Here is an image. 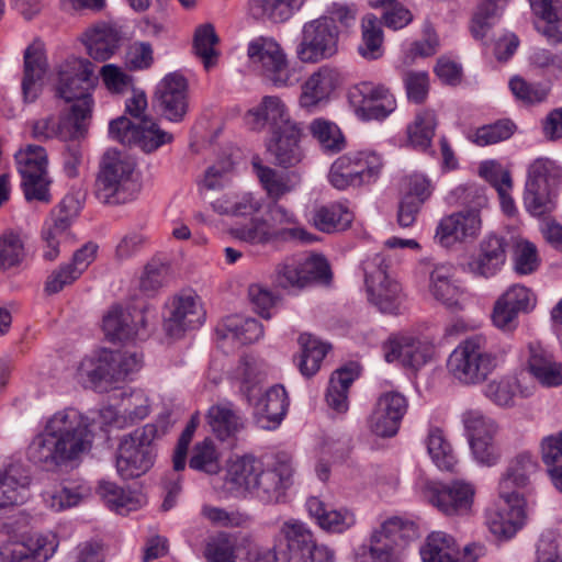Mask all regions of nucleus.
I'll list each match as a JSON object with an SVG mask.
<instances>
[{"label": "nucleus", "mask_w": 562, "mask_h": 562, "mask_svg": "<svg viewBox=\"0 0 562 562\" xmlns=\"http://www.w3.org/2000/svg\"><path fill=\"white\" fill-rule=\"evenodd\" d=\"M92 426L89 417L74 407L56 412L29 446L30 459L48 469L78 460L91 449Z\"/></svg>", "instance_id": "f257e3e1"}, {"label": "nucleus", "mask_w": 562, "mask_h": 562, "mask_svg": "<svg viewBox=\"0 0 562 562\" xmlns=\"http://www.w3.org/2000/svg\"><path fill=\"white\" fill-rule=\"evenodd\" d=\"M135 161L115 149L102 155L95 176L93 193L98 201L120 205L136 199L139 184L135 179Z\"/></svg>", "instance_id": "f03ea898"}, {"label": "nucleus", "mask_w": 562, "mask_h": 562, "mask_svg": "<svg viewBox=\"0 0 562 562\" xmlns=\"http://www.w3.org/2000/svg\"><path fill=\"white\" fill-rule=\"evenodd\" d=\"M169 429L168 418H159L123 436L119 442L115 465L125 480L138 477L151 469L156 458L155 440Z\"/></svg>", "instance_id": "7ed1b4c3"}, {"label": "nucleus", "mask_w": 562, "mask_h": 562, "mask_svg": "<svg viewBox=\"0 0 562 562\" xmlns=\"http://www.w3.org/2000/svg\"><path fill=\"white\" fill-rule=\"evenodd\" d=\"M97 82L94 66L86 58H67L57 68V95L71 103L69 114L88 125L93 110L91 91Z\"/></svg>", "instance_id": "20e7f679"}, {"label": "nucleus", "mask_w": 562, "mask_h": 562, "mask_svg": "<svg viewBox=\"0 0 562 562\" xmlns=\"http://www.w3.org/2000/svg\"><path fill=\"white\" fill-rule=\"evenodd\" d=\"M498 364L499 358L487 349L486 338L475 335L453 349L447 360V370L458 383L472 386L485 382Z\"/></svg>", "instance_id": "39448f33"}, {"label": "nucleus", "mask_w": 562, "mask_h": 562, "mask_svg": "<svg viewBox=\"0 0 562 562\" xmlns=\"http://www.w3.org/2000/svg\"><path fill=\"white\" fill-rule=\"evenodd\" d=\"M247 56L261 76L277 88H289L300 81L281 45L272 37L259 36L249 42Z\"/></svg>", "instance_id": "423d86ee"}, {"label": "nucleus", "mask_w": 562, "mask_h": 562, "mask_svg": "<svg viewBox=\"0 0 562 562\" xmlns=\"http://www.w3.org/2000/svg\"><path fill=\"white\" fill-rule=\"evenodd\" d=\"M562 180V169L548 158L536 159L528 169L524 203L533 216H542L554 207V195Z\"/></svg>", "instance_id": "0eeeda50"}, {"label": "nucleus", "mask_w": 562, "mask_h": 562, "mask_svg": "<svg viewBox=\"0 0 562 562\" xmlns=\"http://www.w3.org/2000/svg\"><path fill=\"white\" fill-rule=\"evenodd\" d=\"M383 161L373 150H352L339 156L330 166L328 180L338 190L361 187L376 179Z\"/></svg>", "instance_id": "6e6552de"}, {"label": "nucleus", "mask_w": 562, "mask_h": 562, "mask_svg": "<svg viewBox=\"0 0 562 562\" xmlns=\"http://www.w3.org/2000/svg\"><path fill=\"white\" fill-rule=\"evenodd\" d=\"M414 532L413 522L398 517L390 518L373 531L369 548L363 547L355 562H402L401 552L406 538Z\"/></svg>", "instance_id": "1a4fd4ad"}, {"label": "nucleus", "mask_w": 562, "mask_h": 562, "mask_svg": "<svg viewBox=\"0 0 562 562\" xmlns=\"http://www.w3.org/2000/svg\"><path fill=\"white\" fill-rule=\"evenodd\" d=\"M387 263L382 255H374L363 262L369 301L383 313H396L404 294L401 284L387 273Z\"/></svg>", "instance_id": "9d476101"}, {"label": "nucleus", "mask_w": 562, "mask_h": 562, "mask_svg": "<svg viewBox=\"0 0 562 562\" xmlns=\"http://www.w3.org/2000/svg\"><path fill=\"white\" fill-rule=\"evenodd\" d=\"M339 31L331 19L322 16L304 24L296 56L302 63L316 64L338 52Z\"/></svg>", "instance_id": "9b49d317"}, {"label": "nucleus", "mask_w": 562, "mask_h": 562, "mask_svg": "<svg viewBox=\"0 0 562 562\" xmlns=\"http://www.w3.org/2000/svg\"><path fill=\"white\" fill-rule=\"evenodd\" d=\"M315 538L312 530L301 520H285L271 549L258 554L257 562H299L305 555Z\"/></svg>", "instance_id": "f8f14e48"}, {"label": "nucleus", "mask_w": 562, "mask_h": 562, "mask_svg": "<svg viewBox=\"0 0 562 562\" xmlns=\"http://www.w3.org/2000/svg\"><path fill=\"white\" fill-rule=\"evenodd\" d=\"M15 160L22 177L21 184L25 199L48 202L50 200V180L47 172L48 161L45 148L29 145L15 154Z\"/></svg>", "instance_id": "ddd939ff"}, {"label": "nucleus", "mask_w": 562, "mask_h": 562, "mask_svg": "<svg viewBox=\"0 0 562 562\" xmlns=\"http://www.w3.org/2000/svg\"><path fill=\"white\" fill-rule=\"evenodd\" d=\"M109 132L114 139L123 144H134L147 154L157 150L165 144L171 143L173 139L170 133L161 130L149 117L132 122L125 116H120L111 121Z\"/></svg>", "instance_id": "4468645a"}, {"label": "nucleus", "mask_w": 562, "mask_h": 562, "mask_svg": "<svg viewBox=\"0 0 562 562\" xmlns=\"http://www.w3.org/2000/svg\"><path fill=\"white\" fill-rule=\"evenodd\" d=\"M424 269L429 274L430 295L451 311L462 310L467 293L456 279L454 266L449 262H426Z\"/></svg>", "instance_id": "2eb2a0df"}, {"label": "nucleus", "mask_w": 562, "mask_h": 562, "mask_svg": "<svg viewBox=\"0 0 562 562\" xmlns=\"http://www.w3.org/2000/svg\"><path fill=\"white\" fill-rule=\"evenodd\" d=\"M292 458L278 453L270 468L262 467L251 496L266 504L279 503L292 484Z\"/></svg>", "instance_id": "dca6fc26"}, {"label": "nucleus", "mask_w": 562, "mask_h": 562, "mask_svg": "<svg viewBox=\"0 0 562 562\" xmlns=\"http://www.w3.org/2000/svg\"><path fill=\"white\" fill-rule=\"evenodd\" d=\"M153 102L167 120L181 122L189 108L186 78L177 72L166 75L156 87Z\"/></svg>", "instance_id": "f3484780"}, {"label": "nucleus", "mask_w": 562, "mask_h": 562, "mask_svg": "<svg viewBox=\"0 0 562 562\" xmlns=\"http://www.w3.org/2000/svg\"><path fill=\"white\" fill-rule=\"evenodd\" d=\"M502 503L490 507L485 513V524L498 538H510L526 520V502L521 495L501 497Z\"/></svg>", "instance_id": "a211bd4d"}, {"label": "nucleus", "mask_w": 562, "mask_h": 562, "mask_svg": "<svg viewBox=\"0 0 562 562\" xmlns=\"http://www.w3.org/2000/svg\"><path fill=\"white\" fill-rule=\"evenodd\" d=\"M168 311L164 321V329L172 338H179L186 331L199 328L205 319L201 302L193 295L173 297L168 305Z\"/></svg>", "instance_id": "6ab92c4d"}, {"label": "nucleus", "mask_w": 562, "mask_h": 562, "mask_svg": "<svg viewBox=\"0 0 562 562\" xmlns=\"http://www.w3.org/2000/svg\"><path fill=\"white\" fill-rule=\"evenodd\" d=\"M258 554L247 538L228 532L210 537L204 549L207 562H257Z\"/></svg>", "instance_id": "aec40b11"}, {"label": "nucleus", "mask_w": 562, "mask_h": 562, "mask_svg": "<svg viewBox=\"0 0 562 562\" xmlns=\"http://www.w3.org/2000/svg\"><path fill=\"white\" fill-rule=\"evenodd\" d=\"M474 495L475 490L471 483L454 480L434 487L429 501L446 516H467L472 512Z\"/></svg>", "instance_id": "412c9836"}, {"label": "nucleus", "mask_w": 562, "mask_h": 562, "mask_svg": "<svg viewBox=\"0 0 562 562\" xmlns=\"http://www.w3.org/2000/svg\"><path fill=\"white\" fill-rule=\"evenodd\" d=\"M246 123L254 131L268 128L276 134L297 123L292 120L290 110L278 95H265L261 101L246 114Z\"/></svg>", "instance_id": "4be33fe9"}, {"label": "nucleus", "mask_w": 562, "mask_h": 562, "mask_svg": "<svg viewBox=\"0 0 562 562\" xmlns=\"http://www.w3.org/2000/svg\"><path fill=\"white\" fill-rule=\"evenodd\" d=\"M481 225L479 211L471 209L454 212L440 220L435 239L442 247L448 248L468 238H474L481 231Z\"/></svg>", "instance_id": "5701e85b"}, {"label": "nucleus", "mask_w": 562, "mask_h": 562, "mask_svg": "<svg viewBox=\"0 0 562 562\" xmlns=\"http://www.w3.org/2000/svg\"><path fill=\"white\" fill-rule=\"evenodd\" d=\"M361 97L356 114L362 120H384L396 109V101L389 88L371 82H361L350 93L352 99Z\"/></svg>", "instance_id": "b1692460"}, {"label": "nucleus", "mask_w": 562, "mask_h": 562, "mask_svg": "<svg viewBox=\"0 0 562 562\" xmlns=\"http://www.w3.org/2000/svg\"><path fill=\"white\" fill-rule=\"evenodd\" d=\"M383 352L387 362L398 361L417 370L432 358L434 347L409 336H394L384 342Z\"/></svg>", "instance_id": "393cba45"}, {"label": "nucleus", "mask_w": 562, "mask_h": 562, "mask_svg": "<svg viewBox=\"0 0 562 562\" xmlns=\"http://www.w3.org/2000/svg\"><path fill=\"white\" fill-rule=\"evenodd\" d=\"M303 127L297 122L288 128L272 134L267 142V151L273 157L274 165L282 168L297 166L305 157L301 146Z\"/></svg>", "instance_id": "a878e982"}, {"label": "nucleus", "mask_w": 562, "mask_h": 562, "mask_svg": "<svg viewBox=\"0 0 562 562\" xmlns=\"http://www.w3.org/2000/svg\"><path fill=\"white\" fill-rule=\"evenodd\" d=\"M341 81L342 76L338 68L329 65L319 67L302 85L299 98L300 106L306 110H314L329 99Z\"/></svg>", "instance_id": "bb28decb"}, {"label": "nucleus", "mask_w": 562, "mask_h": 562, "mask_svg": "<svg viewBox=\"0 0 562 562\" xmlns=\"http://www.w3.org/2000/svg\"><path fill=\"white\" fill-rule=\"evenodd\" d=\"M508 243L504 236L487 234L479 245L477 255L469 262L470 271L479 277L495 276L506 261Z\"/></svg>", "instance_id": "cd10ccee"}, {"label": "nucleus", "mask_w": 562, "mask_h": 562, "mask_svg": "<svg viewBox=\"0 0 562 562\" xmlns=\"http://www.w3.org/2000/svg\"><path fill=\"white\" fill-rule=\"evenodd\" d=\"M88 124L67 113L56 120L53 115L38 119L32 124V136L41 142L59 138L61 140L85 138Z\"/></svg>", "instance_id": "c85d7f7f"}, {"label": "nucleus", "mask_w": 562, "mask_h": 562, "mask_svg": "<svg viewBox=\"0 0 562 562\" xmlns=\"http://www.w3.org/2000/svg\"><path fill=\"white\" fill-rule=\"evenodd\" d=\"M539 471V462L530 452H520L508 463L506 472L499 481V497L520 495L514 488H525Z\"/></svg>", "instance_id": "c756f323"}, {"label": "nucleus", "mask_w": 562, "mask_h": 562, "mask_svg": "<svg viewBox=\"0 0 562 562\" xmlns=\"http://www.w3.org/2000/svg\"><path fill=\"white\" fill-rule=\"evenodd\" d=\"M150 413V405L147 395L135 390L125 394L122 400V411L115 412L112 407L100 411L103 423L124 428L145 419Z\"/></svg>", "instance_id": "7c9ffc66"}, {"label": "nucleus", "mask_w": 562, "mask_h": 562, "mask_svg": "<svg viewBox=\"0 0 562 562\" xmlns=\"http://www.w3.org/2000/svg\"><path fill=\"white\" fill-rule=\"evenodd\" d=\"M527 369L532 378L543 387L562 385V362L538 342L528 345Z\"/></svg>", "instance_id": "2f4dec72"}, {"label": "nucleus", "mask_w": 562, "mask_h": 562, "mask_svg": "<svg viewBox=\"0 0 562 562\" xmlns=\"http://www.w3.org/2000/svg\"><path fill=\"white\" fill-rule=\"evenodd\" d=\"M262 467L263 463L252 456L237 458L227 469L226 488L236 496L251 495Z\"/></svg>", "instance_id": "473e14b6"}, {"label": "nucleus", "mask_w": 562, "mask_h": 562, "mask_svg": "<svg viewBox=\"0 0 562 562\" xmlns=\"http://www.w3.org/2000/svg\"><path fill=\"white\" fill-rule=\"evenodd\" d=\"M207 424L217 439L235 438L246 425V419L231 402L212 405L206 414Z\"/></svg>", "instance_id": "72a5a7b5"}, {"label": "nucleus", "mask_w": 562, "mask_h": 562, "mask_svg": "<svg viewBox=\"0 0 562 562\" xmlns=\"http://www.w3.org/2000/svg\"><path fill=\"white\" fill-rule=\"evenodd\" d=\"M286 391L281 385L271 386L256 403L255 418L262 429L277 428L288 409Z\"/></svg>", "instance_id": "f704fd0d"}, {"label": "nucleus", "mask_w": 562, "mask_h": 562, "mask_svg": "<svg viewBox=\"0 0 562 562\" xmlns=\"http://www.w3.org/2000/svg\"><path fill=\"white\" fill-rule=\"evenodd\" d=\"M144 326L145 316L142 312L133 315L120 306L112 307L103 317V330L111 341L130 340L138 336Z\"/></svg>", "instance_id": "c9c22d12"}, {"label": "nucleus", "mask_w": 562, "mask_h": 562, "mask_svg": "<svg viewBox=\"0 0 562 562\" xmlns=\"http://www.w3.org/2000/svg\"><path fill=\"white\" fill-rule=\"evenodd\" d=\"M30 477L19 464L0 468V510L22 504L29 497Z\"/></svg>", "instance_id": "e433bc0d"}, {"label": "nucleus", "mask_w": 562, "mask_h": 562, "mask_svg": "<svg viewBox=\"0 0 562 562\" xmlns=\"http://www.w3.org/2000/svg\"><path fill=\"white\" fill-rule=\"evenodd\" d=\"M306 508L318 526L330 532L341 533L356 524V515L348 508L329 509L325 503L317 497H310L306 501Z\"/></svg>", "instance_id": "4c0bfd02"}, {"label": "nucleus", "mask_w": 562, "mask_h": 562, "mask_svg": "<svg viewBox=\"0 0 562 562\" xmlns=\"http://www.w3.org/2000/svg\"><path fill=\"white\" fill-rule=\"evenodd\" d=\"M267 218L270 229L282 232V236L277 237L278 243L289 240H301L310 243L311 235L301 227L296 226V217L293 212L279 204V202H269L267 205Z\"/></svg>", "instance_id": "58836bf2"}, {"label": "nucleus", "mask_w": 562, "mask_h": 562, "mask_svg": "<svg viewBox=\"0 0 562 562\" xmlns=\"http://www.w3.org/2000/svg\"><path fill=\"white\" fill-rule=\"evenodd\" d=\"M47 61L40 47L29 46L24 53V76L22 92L25 102H34L42 91V80L46 72Z\"/></svg>", "instance_id": "ea45409f"}, {"label": "nucleus", "mask_w": 562, "mask_h": 562, "mask_svg": "<svg viewBox=\"0 0 562 562\" xmlns=\"http://www.w3.org/2000/svg\"><path fill=\"white\" fill-rule=\"evenodd\" d=\"M533 393L531 386L525 385L517 375H505L490 381L484 395L499 407H513L517 396L528 397Z\"/></svg>", "instance_id": "a19ab883"}, {"label": "nucleus", "mask_w": 562, "mask_h": 562, "mask_svg": "<svg viewBox=\"0 0 562 562\" xmlns=\"http://www.w3.org/2000/svg\"><path fill=\"white\" fill-rule=\"evenodd\" d=\"M216 334L221 339H232L246 345L259 340L263 336V327L255 318L232 315L218 324Z\"/></svg>", "instance_id": "79ce46f5"}, {"label": "nucleus", "mask_w": 562, "mask_h": 562, "mask_svg": "<svg viewBox=\"0 0 562 562\" xmlns=\"http://www.w3.org/2000/svg\"><path fill=\"white\" fill-rule=\"evenodd\" d=\"M358 375V366L352 362L334 371L325 396L331 409L339 414L348 411V390Z\"/></svg>", "instance_id": "37998d69"}, {"label": "nucleus", "mask_w": 562, "mask_h": 562, "mask_svg": "<svg viewBox=\"0 0 562 562\" xmlns=\"http://www.w3.org/2000/svg\"><path fill=\"white\" fill-rule=\"evenodd\" d=\"M82 41L90 57L105 61L117 49L120 36L111 26L97 25L83 33Z\"/></svg>", "instance_id": "c03bdc74"}, {"label": "nucleus", "mask_w": 562, "mask_h": 562, "mask_svg": "<svg viewBox=\"0 0 562 562\" xmlns=\"http://www.w3.org/2000/svg\"><path fill=\"white\" fill-rule=\"evenodd\" d=\"M251 165L270 202H278L295 188L289 173H281L271 167L263 166L259 157H254Z\"/></svg>", "instance_id": "a18cd8bd"}, {"label": "nucleus", "mask_w": 562, "mask_h": 562, "mask_svg": "<svg viewBox=\"0 0 562 562\" xmlns=\"http://www.w3.org/2000/svg\"><path fill=\"white\" fill-rule=\"evenodd\" d=\"M54 537L35 536L9 550L11 562H46L56 551Z\"/></svg>", "instance_id": "49530a36"}, {"label": "nucleus", "mask_w": 562, "mask_h": 562, "mask_svg": "<svg viewBox=\"0 0 562 562\" xmlns=\"http://www.w3.org/2000/svg\"><path fill=\"white\" fill-rule=\"evenodd\" d=\"M97 493L110 509L119 514L135 510L140 507L143 503V497L139 494L126 491L110 481H101Z\"/></svg>", "instance_id": "de8ad7c7"}, {"label": "nucleus", "mask_w": 562, "mask_h": 562, "mask_svg": "<svg viewBox=\"0 0 562 562\" xmlns=\"http://www.w3.org/2000/svg\"><path fill=\"white\" fill-rule=\"evenodd\" d=\"M304 0H250L249 13L256 20L284 22L299 10Z\"/></svg>", "instance_id": "09e8293b"}, {"label": "nucleus", "mask_w": 562, "mask_h": 562, "mask_svg": "<svg viewBox=\"0 0 562 562\" xmlns=\"http://www.w3.org/2000/svg\"><path fill=\"white\" fill-rule=\"evenodd\" d=\"M419 553L423 562H456L458 546L451 536L436 531L427 537Z\"/></svg>", "instance_id": "8fccbe9b"}, {"label": "nucleus", "mask_w": 562, "mask_h": 562, "mask_svg": "<svg viewBox=\"0 0 562 562\" xmlns=\"http://www.w3.org/2000/svg\"><path fill=\"white\" fill-rule=\"evenodd\" d=\"M70 214L54 215L52 223H47L42 237L45 243L43 257L47 261H54L59 256V246L70 240Z\"/></svg>", "instance_id": "3c124183"}, {"label": "nucleus", "mask_w": 562, "mask_h": 562, "mask_svg": "<svg viewBox=\"0 0 562 562\" xmlns=\"http://www.w3.org/2000/svg\"><path fill=\"white\" fill-rule=\"evenodd\" d=\"M90 495V488L86 485L67 484L59 485L43 492L45 505L55 512H60L77 506Z\"/></svg>", "instance_id": "603ef678"}, {"label": "nucleus", "mask_w": 562, "mask_h": 562, "mask_svg": "<svg viewBox=\"0 0 562 562\" xmlns=\"http://www.w3.org/2000/svg\"><path fill=\"white\" fill-rule=\"evenodd\" d=\"M308 131L325 153L336 154L346 148V138L339 126L327 119H314Z\"/></svg>", "instance_id": "864d4df0"}, {"label": "nucleus", "mask_w": 562, "mask_h": 562, "mask_svg": "<svg viewBox=\"0 0 562 562\" xmlns=\"http://www.w3.org/2000/svg\"><path fill=\"white\" fill-rule=\"evenodd\" d=\"M189 467L194 471L209 475H215L221 472V452L211 438H205L193 446Z\"/></svg>", "instance_id": "5fc2aeb1"}, {"label": "nucleus", "mask_w": 562, "mask_h": 562, "mask_svg": "<svg viewBox=\"0 0 562 562\" xmlns=\"http://www.w3.org/2000/svg\"><path fill=\"white\" fill-rule=\"evenodd\" d=\"M113 363H111V351H103L99 357H87L81 360L78 367V375L93 385L101 382L114 383Z\"/></svg>", "instance_id": "6e6d98bb"}, {"label": "nucleus", "mask_w": 562, "mask_h": 562, "mask_svg": "<svg viewBox=\"0 0 562 562\" xmlns=\"http://www.w3.org/2000/svg\"><path fill=\"white\" fill-rule=\"evenodd\" d=\"M352 214L341 204H330L317 209L313 216V223L317 229L331 233L348 228L352 222Z\"/></svg>", "instance_id": "4d7b16f0"}, {"label": "nucleus", "mask_w": 562, "mask_h": 562, "mask_svg": "<svg viewBox=\"0 0 562 562\" xmlns=\"http://www.w3.org/2000/svg\"><path fill=\"white\" fill-rule=\"evenodd\" d=\"M362 43L359 53L367 59H378L383 55V30L379 19L367 14L361 22Z\"/></svg>", "instance_id": "13d9d810"}, {"label": "nucleus", "mask_w": 562, "mask_h": 562, "mask_svg": "<svg viewBox=\"0 0 562 562\" xmlns=\"http://www.w3.org/2000/svg\"><path fill=\"white\" fill-rule=\"evenodd\" d=\"M437 117L434 111L423 110L417 113L414 122L408 126L409 143L414 148L426 150L430 147L437 127Z\"/></svg>", "instance_id": "bf43d9fd"}, {"label": "nucleus", "mask_w": 562, "mask_h": 562, "mask_svg": "<svg viewBox=\"0 0 562 562\" xmlns=\"http://www.w3.org/2000/svg\"><path fill=\"white\" fill-rule=\"evenodd\" d=\"M302 349L299 368L303 375H314L321 368V363L327 353L328 347L308 334L299 337Z\"/></svg>", "instance_id": "052dcab7"}, {"label": "nucleus", "mask_w": 562, "mask_h": 562, "mask_svg": "<svg viewBox=\"0 0 562 562\" xmlns=\"http://www.w3.org/2000/svg\"><path fill=\"white\" fill-rule=\"evenodd\" d=\"M426 446L431 460L440 470L450 472L454 470L457 459L441 429L434 428L429 431Z\"/></svg>", "instance_id": "680f3d73"}, {"label": "nucleus", "mask_w": 562, "mask_h": 562, "mask_svg": "<svg viewBox=\"0 0 562 562\" xmlns=\"http://www.w3.org/2000/svg\"><path fill=\"white\" fill-rule=\"evenodd\" d=\"M508 1L483 0L472 19L470 27L471 34L475 40H483L487 35Z\"/></svg>", "instance_id": "e2e57ef3"}, {"label": "nucleus", "mask_w": 562, "mask_h": 562, "mask_svg": "<svg viewBox=\"0 0 562 562\" xmlns=\"http://www.w3.org/2000/svg\"><path fill=\"white\" fill-rule=\"evenodd\" d=\"M515 131L516 125L510 120H499L469 132L467 137L473 144L483 147L508 139Z\"/></svg>", "instance_id": "0e129e2a"}, {"label": "nucleus", "mask_w": 562, "mask_h": 562, "mask_svg": "<svg viewBox=\"0 0 562 562\" xmlns=\"http://www.w3.org/2000/svg\"><path fill=\"white\" fill-rule=\"evenodd\" d=\"M232 234L236 239L252 245L278 244L277 237L282 236V232L270 229L265 218H255L247 225L234 228Z\"/></svg>", "instance_id": "69168bd1"}, {"label": "nucleus", "mask_w": 562, "mask_h": 562, "mask_svg": "<svg viewBox=\"0 0 562 562\" xmlns=\"http://www.w3.org/2000/svg\"><path fill=\"white\" fill-rule=\"evenodd\" d=\"M217 43L218 37L212 24H204L195 30L193 40L194 54L202 60L206 70L212 68L217 61L218 52L215 48Z\"/></svg>", "instance_id": "338daca9"}, {"label": "nucleus", "mask_w": 562, "mask_h": 562, "mask_svg": "<svg viewBox=\"0 0 562 562\" xmlns=\"http://www.w3.org/2000/svg\"><path fill=\"white\" fill-rule=\"evenodd\" d=\"M25 255L24 243L20 235L9 233L0 236V271L19 266Z\"/></svg>", "instance_id": "774afa93"}]
</instances>
